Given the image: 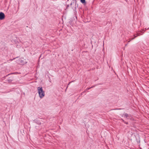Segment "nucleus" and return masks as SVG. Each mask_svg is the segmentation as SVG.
Instances as JSON below:
<instances>
[{"label": "nucleus", "mask_w": 149, "mask_h": 149, "mask_svg": "<svg viewBox=\"0 0 149 149\" xmlns=\"http://www.w3.org/2000/svg\"><path fill=\"white\" fill-rule=\"evenodd\" d=\"M38 93L40 98H42L45 96V92L43 91L42 87H38Z\"/></svg>", "instance_id": "f257e3e1"}, {"label": "nucleus", "mask_w": 149, "mask_h": 149, "mask_svg": "<svg viewBox=\"0 0 149 149\" xmlns=\"http://www.w3.org/2000/svg\"><path fill=\"white\" fill-rule=\"evenodd\" d=\"M5 18V15L2 12L0 13V19H3Z\"/></svg>", "instance_id": "f03ea898"}, {"label": "nucleus", "mask_w": 149, "mask_h": 149, "mask_svg": "<svg viewBox=\"0 0 149 149\" xmlns=\"http://www.w3.org/2000/svg\"><path fill=\"white\" fill-rule=\"evenodd\" d=\"M124 116L126 118H127V117L128 116V114L127 113H125L124 114Z\"/></svg>", "instance_id": "7ed1b4c3"}, {"label": "nucleus", "mask_w": 149, "mask_h": 149, "mask_svg": "<svg viewBox=\"0 0 149 149\" xmlns=\"http://www.w3.org/2000/svg\"><path fill=\"white\" fill-rule=\"evenodd\" d=\"M81 1L82 3H84L85 2V0H81Z\"/></svg>", "instance_id": "20e7f679"}, {"label": "nucleus", "mask_w": 149, "mask_h": 149, "mask_svg": "<svg viewBox=\"0 0 149 149\" xmlns=\"http://www.w3.org/2000/svg\"><path fill=\"white\" fill-rule=\"evenodd\" d=\"M8 82L10 83L12 81V80H11V79H8Z\"/></svg>", "instance_id": "39448f33"}, {"label": "nucleus", "mask_w": 149, "mask_h": 149, "mask_svg": "<svg viewBox=\"0 0 149 149\" xmlns=\"http://www.w3.org/2000/svg\"><path fill=\"white\" fill-rule=\"evenodd\" d=\"M123 122H124L125 124H128V123L127 122H124V120H123Z\"/></svg>", "instance_id": "423d86ee"}, {"label": "nucleus", "mask_w": 149, "mask_h": 149, "mask_svg": "<svg viewBox=\"0 0 149 149\" xmlns=\"http://www.w3.org/2000/svg\"><path fill=\"white\" fill-rule=\"evenodd\" d=\"M149 29V28H145V30H144L145 31H146V30H148V29Z\"/></svg>", "instance_id": "0eeeda50"}, {"label": "nucleus", "mask_w": 149, "mask_h": 149, "mask_svg": "<svg viewBox=\"0 0 149 149\" xmlns=\"http://www.w3.org/2000/svg\"><path fill=\"white\" fill-rule=\"evenodd\" d=\"M138 35L139 36V35H136V36L134 35V38L138 36Z\"/></svg>", "instance_id": "6e6552de"}, {"label": "nucleus", "mask_w": 149, "mask_h": 149, "mask_svg": "<svg viewBox=\"0 0 149 149\" xmlns=\"http://www.w3.org/2000/svg\"><path fill=\"white\" fill-rule=\"evenodd\" d=\"M94 87V86H92L91 87V88H93V87Z\"/></svg>", "instance_id": "1a4fd4ad"}, {"label": "nucleus", "mask_w": 149, "mask_h": 149, "mask_svg": "<svg viewBox=\"0 0 149 149\" xmlns=\"http://www.w3.org/2000/svg\"><path fill=\"white\" fill-rule=\"evenodd\" d=\"M91 88V87H90V88H88V89H90Z\"/></svg>", "instance_id": "9d476101"}]
</instances>
